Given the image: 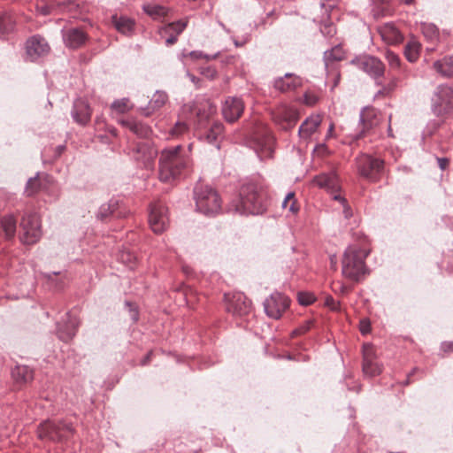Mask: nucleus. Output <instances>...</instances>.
<instances>
[{
	"label": "nucleus",
	"mask_w": 453,
	"mask_h": 453,
	"mask_svg": "<svg viewBox=\"0 0 453 453\" xmlns=\"http://www.w3.org/2000/svg\"><path fill=\"white\" fill-rule=\"evenodd\" d=\"M266 210L265 196L262 188L254 182L242 184L239 196L232 200L227 211L233 214H262Z\"/></svg>",
	"instance_id": "obj_1"
},
{
	"label": "nucleus",
	"mask_w": 453,
	"mask_h": 453,
	"mask_svg": "<svg viewBox=\"0 0 453 453\" xmlns=\"http://www.w3.org/2000/svg\"><path fill=\"white\" fill-rule=\"evenodd\" d=\"M304 97H305V103L307 104H313L315 103V101H316L315 98H310L308 96V95H305Z\"/></svg>",
	"instance_id": "obj_60"
},
{
	"label": "nucleus",
	"mask_w": 453,
	"mask_h": 453,
	"mask_svg": "<svg viewBox=\"0 0 453 453\" xmlns=\"http://www.w3.org/2000/svg\"><path fill=\"white\" fill-rule=\"evenodd\" d=\"M441 349L445 353L453 352V342H444L441 345Z\"/></svg>",
	"instance_id": "obj_54"
},
{
	"label": "nucleus",
	"mask_w": 453,
	"mask_h": 453,
	"mask_svg": "<svg viewBox=\"0 0 453 453\" xmlns=\"http://www.w3.org/2000/svg\"><path fill=\"white\" fill-rule=\"evenodd\" d=\"M223 130L224 127L221 122H214L210 129L203 135L200 136V139L204 140L208 143L215 145L217 149H219L218 140L221 137Z\"/></svg>",
	"instance_id": "obj_30"
},
{
	"label": "nucleus",
	"mask_w": 453,
	"mask_h": 453,
	"mask_svg": "<svg viewBox=\"0 0 453 453\" xmlns=\"http://www.w3.org/2000/svg\"><path fill=\"white\" fill-rule=\"evenodd\" d=\"M282 208L288 210L292 214H296L299 211L294 192L288 193L282 202Z\"/></svg>",
	"instance_id": "obj_42"
},
{
	"label": "nucleus",
	"mask_w": 453,
	"mask_h": 453,
	"mask_svg": "<svg viewBox=\"0 0 453 453\" xmlns=\"http://www.w3.org/2000/svg\"><path fill=\"white\" fill-rule=\"evenodd\" d=\"M382 366L376 361L374 349L371 344L363 346V372L369 377L380 374Z\"/></svg>",
	"instance_id": "obj_18"
},
{
	"label": "nucleus",
	"mask_w": 453,
	"mask_h": 453,
	"mask_svg": "<svg viewBox=\"0 0 453 453\" xmlns=\"http://www.w3.org/2000/svg\"><path fill=\"white\" fill-rule=\"evenodd\" d=\"M110 216L116 218H125L127 216V213L120 210L119 203L116 199H111L107 203L102 204L96 214L97 219L101 220H105Z\"/></svg>",
	"instance_id": "obj_23"
},
{
	"label": "nucleus",
	"mask_w": 453,
	"mask_h": 453,
	"mask_svg": "<svg viewBox=\"0 0 453 453\" xmlns=\"http://www.w3.org/2000/svg\"><path fill=\"white\" fill-rule=\"evenodd\" d=\"M188 25V21L178 20L175 22H172L167 24L161 31L162 34H175L180 35L182 31L186 28Z\"/></svg>",
	"instance_id": "obj_41"
},
{
	"label": "nucleus",
	"mask_w": 453,
	"mask_h": 453,
	"mask_svg": "<svg viewBox=\"0 0 453 453\" xmlns=\"http://www.w3.org/2000/svg\"><path fill=\"white\" fill-rule=\"evenodd\" d=\"M273 121L283 130H289L296 124L299 115L296 109L281 105L273 113Z\"/></svg>",
	"instance_id": "obj_16"
},
{
	"label": "nucleus",
	"mask_w": 453,
	"mask_h": 453,
	"mask_svg": "<svg viewBox=\"0 0 453 453\" xmlns=\"http://www.w3.org/2000/svg\"><path fill=\"white\" fill-rule=\"evenodd\" d=\"M218 24L226 32L230 33V30L222 23L220 20H218Z\"/></svg>",
	"instance_id": "obj_64"
},
{
	"label": "nucleus",
	"mask_w": 453,
	"mask_h": 453,
	"mask_svg": "<svg viewBox=\"0 0 453 453\" xmlns=\"http://www.w3.org/2000/svg\"><path fill=\"white\" fill-rule=\"evenodd\" d=\"M183 111H188L191 114L195 113L197 119V125L200 127L203 121L207 120L216 111V107L209 102H206L201 107H198L196 104H188L183 106Z\"/></svg>",
	"instance_id": "obj_21"
},
{
	"label": "nucleus",
	"mask_w": 453,
	"mask_h": 453,
	"mask_svg": "<svg viewBox=\"0 0 453 453\" xmlns=\"http://www.w3.org/2000/svg\"><path fill=\"white\" fill-rule=\"evenodd\" d=\"M59 274V273H57V272H53L52 273H46L45 274V277L49 280H52V277L53 276H56Z\"/></svg>",
	"instance_id": "obj_62"
},
{
	"label": "nucleus",
	"mask_w": 453,
	"mask_h": 453,
	"mask_svg": "<svg viewBox=\"0 0 453 453\" xmlns=\"http://www.w3.org/2000/svg\"><path fill=\"white\" fill-rule=\"evenodd\" d=\"M41 188H42V180L39 178V173H37L35 177L28 179L25 192L30 196L37 193Z\"/></svg>",
	"instance_id": "obj_40"
},
{
	"label": "nucleus",
	"mask_w": 453,
	"mask_h": 453,
	"mask_svg": "<svg viewBox=\"0 0 453 453\" xmlns=\"http://www.w3.org/2000/svg\"><path fill=\"white\" fill-rule=\"evenodd\" d=\"M112 22L115 28L123 35H130L134 27V20L124 16H113Z\"/></svg>",
	"instance_id": "obj_35"
},
{
	"label": "nucleus",
	"mask_w": 453,
	"mask_h": 453,
	"mask_svg": "<svg viewBox=\"0 0 453 453\" xmlns=\"http://www.w3.org/2000/svg\"><path fill=\"white\" fill-rule=\"evenodd\" d=\"M385 58L388 63V65L392 69H399L401 65V61L399 56L391 50H387L385 53Z\"/></svg>",
	"instance_id": "obj_44"
},
{
	"label": "nucleus",
	"mask_w": 453,
	"mask_h": 453,
	"mask_svg": "<svg viewBox=\"0 0 453 453\" xmlns=\"http://www.w3.org/2000/svg\"><path fill=\"white\" fill-rule=\"evenodd\" d=\"M194 199L198 212L212 217L221 211V199L218 192L208 185L197 183L194 188Z\"/></svg>",
	"instance_id": "obj_3"
},
{
	"label": "nucleus",
	"mask_w": 453,
	"mask_h": 453,
	"mask_svg": "<svg viewBox=\"0 0 453 453\" xmlns=\"http://www.w3.org/2000/svg\"><path fill=\"white\" fill-rule=\"evenodd\" d=\"M421 44L414 37H411L404 47V55L407 60L411 63L416 62L420 54Z\"/></svg>",
	"instance_id": "obj_33"
},
{
	"label": "nucleus",
	"mask_w": 453,
	"mask_h": 453,
	"mask_svg": "<svg viewBox=\"0 0 453 453\" xmlns=\"http://www.w3.org/2000/svg\"><path fill=\"white\" fill-rule=\"evenodd\" d=\"M79 324V319L71 312H67L65 319L57 325L58 338L65 342L71 341L76 334Z\"/></svg>",
	"instance_id": "obj_17"
},
{
	"label": "nucleus",
	"mask_w": 453,
	"mask_h": 453,
	"mask_svg": "<svg viewBox=\"0 0 453 453\" xmlns=\"http://www.w3.org/2000/svg\"><path fill=\"white\" fill-rule=\"evenodd\" d=\"M326 305L330 307L333 311L340 310V303L336 301L333 296H327L325 302Z\"/></svg>",
	"instance_id": "obj_52"
},
{
	"label": "nucleus",
	"mask_w": 453,
	"mask_h": 453,
	"mask_svg": "<svg viewBox=\"0 0 453 453\" xmlns=\"http://www.w3.org/2000/svg\"><path fill=\"white\" fill-rule=\"evenodd\" d=\"M119 123L140 138H148L151 134V128L147 124L136 119H122Z\"/></svg>",
	"instance_id": "obj_25"
},
{
	"label": "nucleus",
	"mask_w": 453,
	"mask_h": 453,
	"mask_svg": "<svg viewBox=\"0 0 453 453\" xmlns=\"http://www.w3.org/2000/svg\"><path fill=\"white\" fill-rule=\"evenodd\" d=\"M434 69L443 77L453 76V55L446 56L433 64Z\"/></svg>",
	"instance_id": "obj_31"
},
{
	"label": "nucleus",
	"mask_w": 453,
	"mask_h": 453,
	"mask_svg": "<svg viewBox=\"0 0 453 453\" xmlns=\"http://www.w3.org/2000/svg\"><path fill=\"white\" fill-rule=\"evenodd\" d=\"M87 40V35L80 28H71L64 34V41L67 47L77 49L81 47Z\"/></svg>",
	"instance_id": "obj_26"
},
{
	"label": "nucleus",
	"mask_w": 453,
	"mask_h": 453,
	"mask_svg": "<svg viewBox=\"0 0 453 453\" xmlns=\"http://www.w3.org/2000/svg\"><path fill=\"white\" fill-rule=\"evenodd\" d=\"M250 136L254 149L260 157L273 155L275 139L265 124L256 123Z\"/></svg>",
	"instance_id": "obj_6"
},
{
	"label": "nucleus",
	"mask_w": 453,
	"mask_h": 453,
	"mask_svg": "<svg viewBox=\"0 0 453 453\" xmlns=\"http://www.w3.org/2000/svg\"><path fill=\"white\" fill-rule=\"evenodd\" d=\"M142 9L149 16L155 19L164 17L167 12L165 7L158 4H147L142 6Z\"/></svg>",
	"instance_id": "obj_39"
},
{
	"label": "nucleus",
	"mask_w": 453,
	"mask_h": 453,
	"mask_svg": "<svg viewBox=\"0 0 453 453\" xmlns=\"http://www.w3.org/2000/svg\"><path fill=\"white\" fill-rule=\"evenodd\" d=\"M190 170V158L180 145L165 149L159 157V180L172 183L185 176Z\"/></svg>",
	"instance_id": "obj_2"
},
{
	"label": "nucleus",
	"mask_w": 453,
	"mask_h": 453,
	"mask_svg": "<svg viewBox=\"0 0 453 453\" xmlns=\"http://www.w3.org/2000/svg\"><path fill=\"white\" fill-rule=\"evenodd\" d=\"M432 100V109L435 115L441 116L453 111V87L447 84L438 86Z\"/></svg>",
	"instance_id": "obj_8"
},
{
	"label": "nucleus",
	"mask_w": 453,
	"mask_h": 453,
	"mask_svg": "<svg viewBox=\"0 0 453 453\" xmlns=\"http://www.w3.org/2000/svg\"><path fill=\"white\" fill-rule=\"evenodd\" d=\"M437 162L441 170H445L449 165V159L447 157H437Z\"/></svg>",
	"instance_id": "obj_56"
},
{
	"label": "nucleus",
	"mask_w": 453,
	"mask_h": 453,
	"mask_svg": "<svg viewBox=\"0 0 453 453\" xmlns=\"http://www.w3.org/2000/svg\"><path fill=\"white\" fill-rule=\"evenodd\" d=\"M202 73L209 80H214L218 75L216 69L211 66L204 68Z\"/></svg>",
	"instance_id": "obj_53"
},
{
	"label": "nucleus",
	"mask_w": 453,
	"mask_h": 453,
	"mask_svg": "<svg viewBox=\"0 0 453 453\" xmlns=\"http://www.w3.org/2000/svg\"><path fill=\"white\" fill-rule=\"evenodd\" d=\"M168 100V96L164 91H156L152 98L149 102L147 108L144 110V115L150 116L153 111L162 108Z\"/></svg>",
	"instance_id": "obj_32"
},
{
	"label": "nucleus",
	"mask_w": 453,
	"mask_h": 453,
	"mask_svg": "<svg viewBox=\"0 0 453 453\" xmlns=\"http://www.w3.org/2000/svg\"><path fill=\"white\" fill-rule=\"evenodd\" d=\"M359 173L371 181H376L384 170V161L369 155L357 158Z\"/></svg>",
	"instance_id": "obj_9"
},
{
	"label": "nucleus",
	"mask_w": 453,
	"mask_h": 453,
	"mask_svg": "<svg viewBox=\"0 0 453 453\" xmlns=\"http://www.w3.org/2000/svg\"><path fill=\"white\" fill-rule=\"evenodd\" d=\"M128 102L129 101L127 98L115 100L111 104V109L116 111L119 113H125L129 110Z\"/></svg>",
	"instance_id": "obj_45"
},
{
	"label": "nucleus",
	"mask_w": 453,
	"mask_h": 453,
	"mask_svg": "<svg viewBox=\"0 0 453 453\" xmlns=\"http://www.w3.org/2000/svg\"><path fill=\"white\" fill-rule=\"evenodd\" d=\"M188 129V124L185 121H177L174 127L172 128V134L174 136H180L185 134Z\"/></svg>",
	"instance_id": "obj_47"
},
{
	"label": "nucleus",
	"mask_w": 453,
	"mask_h": 453,
	"mask_svg": "<svg viewBox=\"0 0 453 453\" xmlns=\"http://www.w3.org/2000/svg\"><path fill=\"white\" fill-rule=\"evenodd\" d=\"M244 104L242 98L229 96L222 106V114L226 121L233 123L242 116Z\"/></svg>",
	"instance_id": "obj_19"
},
{
	"label": "nucleus",
	"mask_w": 453,
	"mask_h": 453,
	"mask_svg": "<svg viewBox=\"0 0 453 453\" xmlns=\"http://www.w3.org/2000/svg\"><path fill=\"white\" fill-rule=\"evenodd\" d=\"M73 433L71 423L65 420H45L37 428V434L41 440L50 441H62L67 440Z\"/></svg>",
	"instance_id": "obj_5"
},
{
	"label": "nucleus",
	"mask_w": 453,
	"mask_h": 453,
	"mask_svg": "<svg viewBox=\"0 0 453 453\" xmlns=\"http://www.w3.org/2000/svg\"><path fill=\"white\" fill-rule=\"evenodd\" d=\"M1 226L7 238H12L16 232V219L13 215H6L1 219Z\"/></svg>",
	"instance_id": "obj_38"
},
{
	"label": "nucleus",
	"mask_w": 453,
	"mask_h": 453,
	"mask_svg": "<svg viewBox=\"0 0 453 453\" xmlns=\"http://www.w3.org/2000/svg\"><path fill=\"white\" fill-rule=\"evenodd\" d=\"M315 301V297L313 295L309 293H299L298 294V302L302 305H310Z\"/></svg>",
	"instance_id": "obj_50"
},
{
	"label": "nucleus",
	"mask_w": 453,
	"mask_h": 453,
	"mask_svg": "<svg viewBox=\"0 0 453 453\" xmlns=\"http://www.w3.org/2000/svg\"><path fill=\"white\" fill-rule=\"evenodd\" d=\"M167 211L165 204L160 202L150 205L149 224L154 233L161 234L166 229L169 222Z\"/></svg>",
	"instance_id": "obj_13"
},
{
	"label": "nucleus",
	"mask_w": 453,
	"mask_h": 453,
	"mask_svg": "<svg viewBox=\"0 0 453 453\" xmlns=\"http://www.w3.org/2000/svg\"><path fill=\"white\" fill-rule=\"evenodd\" d=\"M322 8H326V12L329 9H332L334 6V2H321L320 4Z\"/></svg>",
	"instance_id": "obj_58"
},
{
	"label": "nucleus",
	"mask_w": 453,
	"mask_h": 453,
	"mask_svg": "<svg viewBox=\"0 0 453 453\" xmlns=\"http://www.w3.org/2000/svg\"><path fill=\"white\" fill-rule=\"evenodd\" d=\"M312 321L306 320L303 325H301L298 328L293 331V335H298L306 333L311 327Z\"/></svg>",
	"instance_id": "obj_51"
},
{
	"label": "nucleus",
	"mask_w": 453,
	"mask_h": 453,
	"mask_svg": "<svg viewBox=\"0 0 453 453\" xmlns=\"http://www.w3.org/2000/svg\"><path fill=\"white\" fill-rule=\"evenodd\" d=\"M381 39L388 44H397L403 39L399 29L393 23H386L380 27Z\"/></svg>",
	"instance_id": "obj_24"
},
{
	"label": "nucleus",
	"mask_w": 453,
	"mask_h": 453,
	"mask_svg": "<svg viewBox=\"0 0 453 453\" xmlns=\"http://www.w3.org/2000/svg\"><path fill=\"white\" fill-rule=\"evenodd\" d=\"M313 182L319 188L335 191L339 188V180L335 173H322L314 178Z\"/></svg>",
	"instance_id": "obj_28"
},
{
	"label": "nucleus",
	"mask_w": 453,
	"mask_h": 453,
	"mask_svg": "<svg viewBox=\"0 0 453 453\" xmlns=\"http://www.w3.org/2000/svg\"><path fill=\"white\" fill-rule=\"evenodd\" d=\"M219 53H216L214 55H208L204 54L203 52L200 50H193L189 53L190 58L193 59H200V58H205L206 60H212L218 58Z\"/></svg>",
	"instance_id": "obj_49"
},
{
	"label": "nucleus",
	"mask_w": 453,
	"mask_h": 453,
	"mask_svg": "<svg viewBox=\"0 0 453 453\" xmlns=\"http://www.w3.org/2000/svg\"><path fill=\"white\" fill-rule=\"evenodd\" d=\"M302 86L303 79L292 73H287L273 81V88L282 93L294 91Z\"/></svg>",
	"instance_id": "obj_20"
},
{
	"label": "nucleus",
	"mask_w": 453,
	"mask_h": 453,
	"mask_svg": "<svg viewBox=\"0 0 453 453\" xmlns=\"http://www.w3.org/2000/svg\"><path fill=\"white\" fill-rule=\"evenodd\" d=\"M353 63L356 64L360 70L375 80L382 77L385 73L384 64L380 59L373 56H361L353 60Z\"/></svg>",
	"instance_id": "obj_14"
},
{
	"label": "nucleus",
	"mask_w": 453,
	"mask_h": 453,
	"mask_svg": "<svg viewBox=\"0 0 453 453\" xmlns=\"http://www.w3.org/2000/svg\"><path fill=\"white\" fill-rule=\"evenodd\" d=\"M71 115L79 125H87L91 118V110L88 104L81 99L76 100L73 103Z\"/></svg>",
	"instance_id": "obj_22"
},
{
	"label": "nucleus",
	"mask_w": 453,
	"mask_h": 453,
	"mask_svg": "<svg viewBox=\"0 0 453 453\" xmlns=\"http://www.w3.org/2000/svg\"><path fill=\"white\" fill-rule=\"evenodd\" d=\"M119 259L132 268L136 258L133 252H130L129 250H122L119 256Z\"/></svg>",
	"instance_id": "obj_46"
},
{
	"label": "nucleus",
	"mask_w": 453,
	"mask_h": 453,
	"mask_svg": "<svg viewBox=\"0 0 453 453\" xmlns=\"http://www.w3.org/2000/svg\"><path fill=\"white\" fill-rule=\"evenodd\" d=\"M380 121V112L373 107H365L359 114V131L356 139L365 136L370 130L376 127Z\"/></svg>",
	"instance_id": "obj_15"
},
{
	"label": "nucleus",
	"mask_w": 453,
	"mask_h": 453,
	"mask_svg": "<svg viewBox=\"0 0 453 453\" xmlns=\"http://www.w3.org/2000/svg\"><path fill=\"white\" fill-rule=\"evenodd\" d=\"M12 378L19 383H26L33 380V370L27 365H16L12 370Z\"/></svg>",
	"instance_id": "obj_34"
},
{
	"label": "nucleus",
	"mask_w": 453,
	"mask_h": 453,
	"mask_svg": "<svg viewBox=\"0 0 453 453\" xmlns=\"http://www.w3.org/2000/svg\"><path fill=\"white\" fill-rule=\"evenodd\" d=\"M226 310L236 317L248 315L251 311V303L242 293L226 294Z\"/></svg>",
	"instance_id": "obj_12"
},
{
	"label": "nucleus",
	"mask_w": 453,
	"mask_h": 453,
	"mask_svg": "<svg viewBox=\"0 0 453 453\" xmlns=\"http://www.w3.org/2000/svg\"><path fill=\"white\" fill-rule=\"evenodd\" d=\"M134 157L137 161L147 163L154 158L157 152L148 142H138L133 149Z\"/></svg>",
	"instance_id": "obj_27"
},
{
	"label": "nucleus",
	"mask_w": 453,
	"mask_h": 453,
	"mask_svg": "<svg viewBox=\"0 0 453 453\" xmlns=\"http://www.w3.org/2000/svg\"><path fill=\"white\" fill-rule=\"evenodd\" d=\"M321 123L319 115H314L307 118L300 126L298 134L302 138H309L313 134Z\"/></svg>",
	"instance_id": "obj_29"
},
{
	"label": "nucleus",
	"mask_w": 453,
	"mask_h": 453,
	"mask_svg": "<svg viewBox=\"0 0 453 453\" xmlns=\"http://www.w3.org/2000/svg\"><path fill=\"white\" fill-rule=\"evenodd\" d=\"M168 35H169V36L165 40V44H166V46H171L177 42L179 35H175V34H168Z\"/></svg>",
	"instance_id": "obj_55"
},
{
	"label": "nucleus",
	"mask_w": 453,
	"mask_h": 453,
	"mask_svg": "<svg viewBox=\"0 0 453 453\" xmlns=\"http://www.w3.org/2000/svg\"><path fill=\"white\" fill-rule=\"evenodd\" d=\"M15 27V20L9 13L0 15V35H6L12 33Z\"/></svg>",
	"instance_id": "obj_37"
},
{
	"label": "nucleus",
	"mask_w": 453,
	"mask_h": 453,
	"mask_svg": "<svg viewBox=\"0 0 453 453\" xmlns=\"http://www.w3.org/2000/svg\"><path fill=\"white\" fill-rule=\"evenodd\" d=\"M26 58L28 61L35 62L47 56L50 50L48 42L42 36L35 35L26 42Z\"/></svg>",
	"instance_id": "obj_11"
},
{
	"label": "nucleus",
	"mask_w": 453,
	"mask_h": 453,
	"mask_svg": "<svg viewBox=\"0 0 453 453\" xmlns=\"http://www.w3.org/2000/svg\"><path fill=\"white\" fill-rule=\"evenodd\" d=\"M342 58L343 51L340 46H335L329 50H326L324 53V62L326 68L327 70L329 68H334V64L335 62L341 61Z\"/></svg>",
	"instance_id": "obj_36"
},
{
	"label": "nucleus",
	"mask_w": 453,
	"mask_h": 453,
	"mask_svg": "<svg viewBox=\"0 0 453 453\" xmlns=\"http://www.w3.org/2000/svg\"><path fill=\"white\" fill-rule=\"evenodd\" d=\"M376 2H381L383 4H385V7L383 8V11H384V14H388L391 12V7L389 5V3L391 0H375Z\"/></svg>",
	"instance_id": "obj_57"
},
{
	"label": "nucleus",
	"mask_w": 453,
	"mask_h": 453,
	"mask_svg": "<svg viewBox=\"0 0 453 453\" xmlns=\"http://www.w3.org/2000/svg\"><path fill=\"white\" fill-rule=\"evenodd\" d=\"M367 255L368 252L365 249L356 246L349 247L342 261V274L349 280H359L360 277L365 273V259Z\"/></svg>",
	"instance_id": "obj_4"
},
{
	"label": "nucleus",
	"mask_w": 453,
	"mask_h": 453,
	"mask_svg": "<svg viewBox=\"0 0 453 453\" xmlns=\"http://www.w3.org/2000/svg\"><path fill=\"white\" fill-rule=\"evenodd\" d=\"M333 197L334 200L339 201L341 203V204L342 205L344 217L346 219L350 218L352 216V211H351L350 207L348 205L346 199L344 197L341 196L340 195H334Z\"/></svg>",
	"instance_id": "obj_48"
},
{
	"label": "nucleus",
	"mask_w": 453,
	"mask_h": 453,
	"mask_svg": "<svg viewBox=\"0 0 453 453\" xmlns=\"http://www.w3.org/2000/svg\"><path fill=\"white\" fill-rule=\"evenodd\" d=\"M151 356V352L148 353L145 358L142 361V365H146L148 361L150 360Z\"/></svg>",
	"instance_id": "obj_63"
},
{
	"label": "nucleus",
	"mask_w": 453,
	"mask_h": 453,
	"mask_svg": "<svg viewBox=\"0 0 453 453\" xmlns=\"http://www.w3.org/2000/svg\"><path fill=\"white\" fill-rule=\"evenodd\" d=\"M422 33L430 41H434L438 37L439 30L437 27L431 23L422 25Z\"/></svg>",
	"instance_id": "obj_43"
},
{
	"label": "nucleus",
	"mask_w": 453,
	"mask_h": 453,
	"mask_svg": "<svg viewBox=\"0 0 453 453\" xmlns=\"http://www.w3.org/2000/svg\"><path fill=\"white\" fill-rule=\"evenodd\" d=\"M289 299L287 296L274 292L264 302V309L266 315L278 319L289 306Z\"/></svg>",
	"instance_id": "obj_10"
},
{
	"label": "nucleus",
	"mask_w": 453,
	"mask_h": 453,
	"mask_svg": "<svg viewBox=\"0 0 453 453\" xmlns=\"http://www.w3.org/2000/svg\"><path fill=\"white\" fill-rule=\"evenodd\" d=\"M20 226L22 228L21 242L32 245L40 240L42 236L41 221L35 212L26 213L22 217Z\"/></svg>",
	"instance_id": "obj_7"
},
{
	"label": "nucleus",
	"mask_w": 453,
	"mask_h": 453,
	"mask_svg": "<svg viewBox=\"0 0 453 453\" xmlns=\"http://www.w3.org/2000/svg\"><path fill=\"white\" fill-rule=\"evenodd\" d=\"M396 86V80L394 79L389 84H388V91H390L392 89H394V88ZM387 88H384L383 90H386Z\"/></svg>",
	"instance_id": "obj_59"
},
{
	"label": "nucleus",
	"mask_w": 453,
	"mask_h": 453,
	"mask_svg": "<svg viewBox=\"0 0 453 453\" xmlns=\"http://www.w3.org/2000/svg\"><path fill=\"white\" fill-rule=\"evenodd\" d=\"M41 13L47 15L50 13V8L48 6H42L41 7Z\"/></svg>",
	"instance_id": "obj_61"
}]
</instances>
